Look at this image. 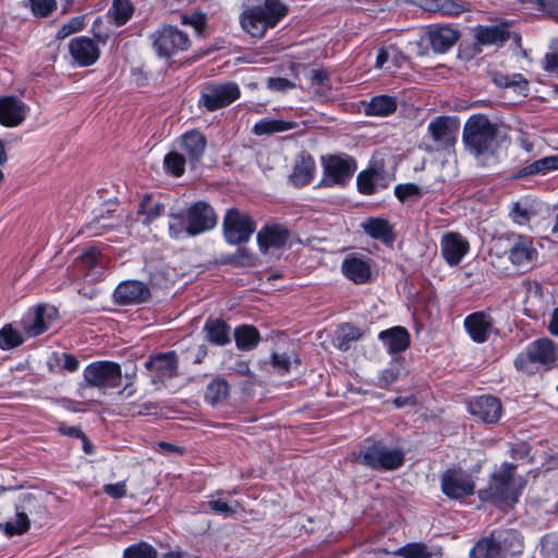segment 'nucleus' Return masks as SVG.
<instances>
[{
  "label": "nucleus",
  "mask_w": 558,
  "mask_h": 558,
  "mask_svg": "<svg viewBox=\"0 0 558 558\" xmlns=\"http://www.w3.org/2000/svg\"><path fill=\"white\" fill-rule=\"evenodd\" d=\"M514 470V464L504 463L500 470L493 474L489 487L478 492L480 499L493 501L499 506L517 504L525 481L521 476L517 477Z\"/></svg>",
  "instance_id": "nucleus-1"
},
{
  "label": "nucleus",
  "mask_w": 558,
  "mask_h": 558,
  "mask_svg": "<svg viewBox=\"0 0 558 558\" xmlns=\"http://www.w3.org/2000/svg\"><path fill=\"white\" fill-rule=\"evenodd\" d=\"M288 13L280 0H263L260 4L247 8L240 16L242 28L253 37H263L274 28Z\"/></svg>",
  "instance_id": "nucleus-2"
},
{
  "label": "nucleus",
  "mask_w": 558,
  "mask_h": 558,
  "mask_svg": "<svg viewBox=\"0 0 558 558\" xmlns=\"http://www.w3.org/2000/svg\"><path fill=\"white\" fill-rule=\"evenodd\" d=\"M524 548L523 538L515 530L478 539L470 550V558H517Z\"/></svg>",
  "instance_id": "nucleus-3"
},
{
  "label": "nucleus",
  "mask_w": 558,
  "mask_h": 558,
  "mask_svg": "<svg viewBox=\"0 0 558 558\" xmlns=\"http://www.w3.org/2000/svg\"><path fill=\"white\" fill-rule=\"evenodd\" d=\"M497 126L485 116H471L463 128V143L466 150L476 158L493 153L496 147Z\"/></svg>",
  "instance_id": "nucleus-4"
},
{
  "label": "nucleus",
  "mask_w": 558,
  "mask_h": 558,
  "mask_svg": "<svg viewBox=\"0 0 558 558\" xmlns=\"http://www.w3.org/2000/svg\"><path fill=\"white\" fill-rule=\"evenodd\" d=\"M558 360V345L548 338L532 341L514 360L517 369L526 374L553 368Z\"/></svg>",
  "instance_id": "nucleus-5"
},
{
  "label": "nucleus",
  "mask_w": 558,
  "mask_h": 558,
  "mask_svg": "<svg viewBox=\"0 0 558 558\" xmlns=\"http://www.w3.org/2000/svg\"><path fill=\"white\" fill-rule=\"evenodd\" d=\"M355 462L373 470H396L404 462V453L398 448H390L380 441H375L361 448Z\"/></svg>",
  "instance_id": "nucleus-6"
},
{
  "label": "nucleus",
  "mask_w": 558,
  "mask_h": 558,
  "mask_svg": "<svg viewBox=\"0 0 558 558\" xmlns=\"http://www.w3.org/2000/svg\"><path fill=\"white\" fill-rule=\"evenodd\" d=\"M151 47L160 58H170L191 46L186 33L172 25H162L149 35Z\"/></svg>",
  "instance_id": "nucleus-7"
},
{
  "label": "nucleus",
  "mask_w": 558,
  "mask_h": 558,
  "mask_svg": "<svg viewBox=\"0 0 558 558\" xmlns=\"http://www.w3.org/2000/svg\"><path fill=\"white\" fill-rule=\"evenodd\" d=\"M86 384L96 388H117L121 385V366L111 361H97L88 364L83 373Z\"/></svg>",
  "instance_id": "nucleus-8"
},
{
  "label": "nucleus",
  "mask_w": 558,
  "mask_h": 558,
  "mask_svg": "<svg viewBox=\"0 0 558 558\" xmlns=\"http://www.w3.org/2000/svg\"><path fill=\"white\" fill-rule=\"evenodd\" d=\"M322 163L324 167L322 184L326 186L344 185L356 170L355 160L347 155L323 157Z\"/></svg>",
  "instance_id": "nucleus-9"
},
{
  "label": "nucleus",
  "mask_w": 558,
  "mask_h": 558,
  "mask_svg": "<svg viewBox=\"0 0 558 558\" xmlns=\"http://www.w3.org/2000/svg\"><path fill=\"white\" fill-rule=\"evenodd\" d=\"M252 218L236 208L227 210L223 219V233L230 244H242L250 240L255 231Z\"/></svg>",
  "instance_id": "nucleus-10"
},
{
  "label": "nucleus",
  "mask_w": 558,
  "mask_h": 558,
  "mask_svg": "<svg viewBox=\"0 0 558 558\" xmlns=\"http://www.w3.org/2000/svg\"><path fill=\"white\" fill-rule=\"evenodd\" d=\"M506 254L510 263L520 270L531 269L538 257L532 238L521 234H512L509 238Z\"/></svg>",
  "instance_id": "nucleus-11"
},
{
  "label": "nucleus",
  "mask_w": 558,
  "mask_h": 558,
  "mask_svg": "<svg viewBox=\"0 0 558 558\" xmlns=\"http://www.w3.org/2000/svg\"><path fill=\"white\" fill-rule=\"evenodd\" d=\"M240 88L233 82L209 84L202 89L199 102L209 111L227 107L240 97Z\"/></svg>",
  "instance_id": "nucleus-12"
},
{
  "label": "nucleus",
  "mask_w": 558,
  "mask_h": 558,
  "mask_svg": "<svg viewBox=\"0 0 558 558\" xmlns=\"http://www.w3.org/2000/svg\"><path fill=\"white\" fill-rule=\"evenodd\" d=\"M57 310L51 305H37L22 318L21 324L28 337H37L49 329L57 319Z\"/></svg>",
  "instance_id": "nucleus-13"
},
{
  "label": "nucleus",
  "mask_w": 558,
  "mask_h": 558,
  "mask_svg": "<svg viewBox=\"0 0 558 558\" xmlns=\"http://www.w3.org/2000/svg\"><path fill=\"white\" fill-rule=\"evenodd\" d=\"M441 490L451 499H460L474 493L475 484L472 476L461 470H447L442 473Z\"/></svg>",
  "instance_id": "nucleus-14"
},
{
  "label": "nucleus",
  "mask_w": 558,
  "mask_h": 558,
  "mask_svg": "<svg viewBox=\"0 0 558 558\" xmlns=\"http://www.w3.org/2000/svg\"><path fill=\"white\" fill-rule=\"evenodd\" d=\"M468 409L472 416L486 424L497 423L502 413L500 400L490 395L480 396L470 400Z\"/></svg>",
  "instance_id": "nucleus-15"
},
{
  "label": "nucleus",
  "mask_w": 558,
  "mask_h": 558,
  "mask_svg": "<svg viewBox=\"0 0 558 558\" xmlns=\"http://www.w3.org/2000/svg\"><path fill=\"white\" fill-rule=\"evenodd\" d=\"M495 324L496 320L489 312H475L464 319V328L476 343H483L492 333H497Z\"/></svg>",
  "instance_id": "nucleus-16"
},
{
  "label": "nucleus",
  "mask_w": 558,
  "mask_h": 558,
  "mask_svg": "<svg viewBox=\"0 0 558 558\" xmlns=\"http://www.w3.org/2000/svg\"><path fill=\"white\" fill-rule=\"evenodd\" d=\"M469 250L468 240L458 232H446L440 239V252L449 266L459 265Z\"/></svg>",
  "instance_id": "nucleus-17"
},
{
  "label": "nucleus",
  "mask_w": 558,
  "mask_h": 558,
  "mask_svg": "<svg viewBox=\"0 0 558 558\" xmlns=\"http://www.w3.org/2000/svg\"><path fill=\"white\" fill-rule=\"evenodd\" d=\"M31 108L15 96L0 98V124L16 128L23 123Z\"/></svg>",
  "instance_id": "nucleus-18"
},
{
  "label": "nucleus",
  "mask_w": 558,
  "mask_h": 558,
  "mask_svg": "<svg viewBox=\"0 0 558 558\" xmlns=\"http://www.w3.org/2000/svg\"><path fill=\"white\" fill-rule=\"evenodd\" d=\"M149 296V288L138 280L123 281L113 292V299L120 305L140 304L146 302Z\"/></svg>",
  "instance_id": "nucleus-19"
},
{
  "label": "nucleus",
  "mask_w": 558,
  "mask_h": 558,
  "mask_svg": "<svg viewBox=\"0 0 558 558\" xmlns=\"http://www.w3.org/2000/svg\"><path fill=\"white\" fill-rule=\"evenodd\" d=\"M69 51L73 60L80 66H88L94 64L100 56L97 43L85 36L73 38L69 44Z\"/></svg>",
  "instance_id": "nucleus-20"
},
{
  "label": "nucleus",
  "mask_w": 558,
  "mask_h": 558,
  "mask_svg": "<svg viewBox=\"0 0 558 558\" xmlns=\"http://www.w3.org/2000/svg\"><path fill=\"white\" fill-rule=\"evenodd\" d=\"M145 366L151 372L154 383L163 381L178 374V359L173 351L150 357L146 361Z\"/></svg>",
  "instance_id": "nucleus-21"
},
{
  "label": "nucleus",
  "mask_w": 558,
  "mask_h": 558,
  "mask_svg": "<svg viewBox=\"0 0 558 558\" xmlns=\"http://www.w3.org/2000/svg\"><path fill=\"white\" fill-rule=\"evenodd\" d=\"M187 220L190 221V233L195 235L213 229L217 223L214 209L204 202L195 203L189 208Z\"/></svg>",
  "instance_id": "nucleus-22"
},
{
  "label": "nucleus",
  "mask_w": 558,
  "mask_h": 558,
  "mask_svg": "<svg viewBox=\"0 0 558 558\" xmlns=\"http://www.w3.org/2000/svg\"><path fill=\"white\" fill-rule=\"evenodd\" d=\"M207 141L198 130H190L178 138V147L190 163L194 165L204 155Z\"/></svg>",
  "instance_id": "nucleus-23"
},
{
  "label": "nucleus",
  "mask_w": 558,
  "mask_h": 558,
  "mask_svg": "<svg viewBox=\"0 0 558 558\" xmlns=\"http://www.w3.org/2000/svg\"><path fill=\"white\" fill-rule=\"evenodd\" d=\"M289 238V230L277 223L265 225L257 233V243L263 253L282 247Z\"/></svg>",
  "instance_id": "nucleus-24"
},
{
  "label": "nucleus",
  "mask_w": 558,
  "mask_h": 558,
  "mask_svg": "<svg viewBox=\"0 0 558 558\" xmlns=\"http://www.w3.org/2000/svg\"><path fill=\"white\" fill-rule=\"evenodd\" d=\"M426 35L433 50L437 53L448 51L459 39V32L447 25L430 26Z\"/></svg>",
  "instance_id": "nucleus-25"
},
{
  "label": "nucleus",
  "mask_w": 558,
  "mask_h": 558,
  "mask_svg": "<svg viewBox=\"0 0 558 558\" xmlns=\"http://www.w3.org/2000/svg\"><path fill=\"white\" fill-rule=\"evenodd\" d=\"M315 170L316 165L314 158L310 154L302 153L296 159L289 180L296 187L305 186L312 182Z\"/></svg>",
  "instance_id": "nucleus-26"
},
{
  "label": "nucleus",
  "mask_w": 558,
  "mask_h": 558,
  "mask_svg": "<svg viewBox=\"0 0 558 558\" xmlns=\"http://www.w3.org/2000/svg\"><path fill=\"white\" fill-rule=\"evenodd\" d=\"M378 338L389 354L403 352L410 345V335L404 327L400 326L380 331Z\"/></svg>",
  "instance_id": "nucleus-27"
},
{
  "label": "nucleus",
  "mask_w": 558,
  "mask_h": 558,
  "mask_svg": "<svg viewBox=\"0 0 558 558\" xmlns=\"http://www.w3.org/2000/svg\"><path fill=\"white\" fill-rule=\"evenodd\" d=\"M427 131L437 144L447 146L454 140L458 128L449 118L438 117L429 122Z\"/></svg>",
  "instance_id": "nucleus-28"
},
{
  "label": "nucleus",
  "mask_w": 558,
  "mask_h": 558,
  "mask_svg": "<svg viewBox=\"0 0 558 558\" xmlns=\"http://www.w3.org/2000/svg\"><path fill=\"white\" fill-rule=\"evenodd\" d=\"M343 275L354 283H366L371 278V265L359 257H347L341 265Z\"/></svg>",
  "instance_id": "nucleus-29"
},
{
  "label": "nucleus",
  "mask_w": 558,
  "mask_h": 558,
  "mask_svg": "<svg viewBox=\"0 0 558 558\" xmlns=\"http://www.w3.org/2000/svg\"><path fill=\"white\" fill-rule=\"evenodd\" d=\"M203 331L206 333L207 341L213 344L223 347L231 341L230 327L221 319H208Z\"/></svg>",
  "instance_id": "nucleus-30"
},
{
  "label": "nucleus",
  "mask_w": 558,
  "mask_h": 558,
  "mask_svg": "<svg viewBox=\"0 0 558 558\" xmlns=\"http://www.w3.org/2000/svg\"><path fill=\"white\" fill-rule=\"evenodd\" d=\"M397 109V98L389 95H378L371 98L365 108L367 116L387 117Z\"/></svg>",
  "instance_id": "nucleus-31"
},
{
  "label": "nucleus",
  "mask_w": 558,
  "mask_h": 558,
  "mask_svg": "<svg viewBox=\"0 0 558 558\" xmlns=\"http://www.w3.org/2000/svg\"><path fill=\"white\" fill-rule=\"evenodd\" d=\"M233 337L236 348L241 351H251L255 349L260 341L258 330L250 325L236 327Z\"/></svg>",
  "instance_id": "nucleus-32"
},
{
  "label": "nucleus",
  "mask_w": 558,
  "mask_h": 558,
  "mask_svg": "<svg viewBox=\"0 0 558 558\" xmlns=\"http://www.w3.org/2000/svg\"><path fill=\"white\" fill-rule=\"evenodd\" d=\"M508 32L501 26H478L475 29L476 43L481 45H501L508 40Z\"/></svg>",
  "instance_id": "nucleus-33"
},
{
  "label": "nucleus",
  "mask_w": 558,
  "mask_h": 558,
  "mask_svg": "<svg viewBox=\"0 0 558 558\" xmlns=\"http://www.w3.org/2000/svg\"><path fill=\"white\" fill-rule=\"evenodd\" d=\"M15 510L21 512L23 517L31 523L40 518L45 512L43 502L33 494L23 495L15 506Z\"/></svg>",
  "instance_id": "nucleus-34"
},
{
  "label": "nucleus",
  "mask_w": 558,
  "mask_h": 558,
  "mask_svg": "<svg viewBox=\"0 0 558 558\" xmlns=\"http://www.w3.org/2000/svg\"><path fill=\"white\" fill-rule=\"evenodd\" d=\"M363 230L372 238L385 243L392 242L393 234L389 222L381 218H369L362 223Z\"/></svg>",
  "instance_id": "nucleus-35"
},
{
  "label": "nucleus",
  "mask_w": 558,
  "mask_h": 558,
  "mask_svg": "<svg viewBox=\"0 0 558 558\" xmlns=\"http://www.w3.org/2000/svg\"><path fill=\"white\" fill-rule=\"evenodd\" d=\"M362 335L357 327L344 324L338 328L332 344L340 351H348L351 343L357 341Z\"/></svg>",
  "instance_id": "nucleus-36"
},
{
  "label": "nucleus",
  "mask_w": 558,
  "mask_h": 558,
  "mask_svg": "<svg viewBox=\"0 0 558 558\" xmlns=\"http://www.w3.org/2000/svg\"><path fill=\"white\" fill-rule=\"evenodd\" d=\"M229 396V385L223 378L213 379L206 387L205 400L208 404L215 407L223 402Z\"/></svg>",
  "instance_id": "nucleus-37"
},
{
  "label": "nucleus",
  "mask_w": 558,
  "mask_h": 558,
  "mask_svg": "<svg viewBox=\"0 0 558 558\" xmlns=\"http://www.w3.org/2000/svg\"><path fill=\"white\" fill-rule=\"evenodd\" d=\"M163 206L150 195H145L138 206L137 214L143 217L145 223H150L161 216Z\"/></svg>",
  "instance_id": "nucleus-38"
},
{
  "label": "nucleus",
  "mask_w": 558,
  "mask_h": 558,
  "mask_svg": "<svg viewBox=\"0 0 558 558\" xmlns=\"http://www.w3.org/2000/svg\"><path fill=\"white\" fill-rule=\"evenodd\" d=\"M292 122L282 120L263 119L255 123L253 132L256 135H269L274 133L284 132L293 129Z\"/></svg>",
  "instance_id": "nucleus-39"
},
{
  "label": "nucleus",
  "mask_w": 558,
  "mask_h": 558,
  "mask_svg": "<svg viewBox=\"0 0 558 558\" xmlns=\"http://www.w3.org/2000/svg\"><path fill=\"white\" fill-rule=\"evenodd\" d=\"M402 558H433L435 551L424 543H409L395 551Z\"/></svg>",
  "instance_id": "nucleus-40"
},
{
  "label": "nucleus",
  "mask_w": 558,
  "mask_h": 558,
  "mask_svg": "<svg viewBox=\"0 0 558 558\" xmlns=\"http://www.w3.org/2000/svg\"><path fill=\"white\" fill-rule=\"evenodd\" d=\"M29 525L31 523L25 519V517L15 510V515L13 518H10L4 523H0V531L11 537L14 535H22L29 529Z\"/></svg>",
  "instance_id": "nucleus-41"
},
{
  "label": "nucleus",
  "mask_w": 558,
  "mask_h": 558,
  "mask_svg": "<svg viewBox=\"0 0 558 558\" xmlns=\"http://www.w3.org/2000/svg\"><path fill=\"white\" fill-rule=\"evenodd\" d=\"M533 215L532 206L526 201L514 202L510 206L509 217L517 225H527Z\"/></svg>",
  "instance_id": "nucleus-42"
},
{
  "label": "nucleus",
  "mask_w": 558,
  "mask_h": 558,
  "mask_svg": "<svg viewBox=\"0 0 558 558\" xmlns=\"http://www.w3.org/2000/svg\"><path fill=\"white\" fill-rule=\"evenodd\" d=\"M21 332L8 324L0 329V349L11 350L23 343Z\"/></svg>",
  "instance_id": "nucleus-43"
},
{
  "label": "nucleus",
  "mask_w": 558,
  "mask_h": 558,
  "mask_svg": "<svg viewBox=\"0 0 558 558\" xmlns=\"http://www.w3.org/2000/svg\"><path fill=\"white\" fill-rule=\"evenodd\" d=\"M186 157L179 151H170L165 156L163 166L167 172L173 177H181L184 173Z\"/></svg>",
  "instance_id": "nucleus-44"
},
{
  "label": "nucleus",
  "mask_w": 558,
  "mask_h": 558,
  "mask_svg": "<svg viewBox=\"0 0 558 558\" xmlns=\"http://www.w3.org/2000/svg\"><path fill=\"white\" fill-rule=\"evenodd\" d=\"M149 272V282L153 287L167 288L172 282V269L168 266H161L160 268L153 269L151 266H147Z\"/></svg>",
  "instance_id": "nucleus-45"
},
{
  "label": "nucleus",
  "mask_w": 558,
  "mask_h": 558,
  "mask_svg": "<svg viewBox=\"0 0 558 558\" xmlns=\"http://www.w3.org/2000/svg\"><path fill=\"white\" fill-rule=\"evenodd\" d=\"M169 233L173 239H183L186 236H193L190 233V221L185 222V219L181 215H171L169 221Z\"/></svg>",
  "instance_id": "nucleus-46"
},
{
  "label": "nucleus",
  "mask_w": 558,
  "mask_h": 558,
  "mask_svg": "<svg viewBox=\"0 0 558 558\" xmlns=\"http://www.w3.org/2000/svg\"><path fill=\"white\" fill-rule=\"evenodd\" d=\"M124 558H156V549L147 543H138L129 546L123 554Z\"/></svg>",
  "instance_id": "nucleus-47"
},
{
  "label": "nucleus",
  "mask_w": 558,
  "mask_h": 558,
  "mask_svg": "<svg viewBox=\"0 0 558 558\" xmlns=\"http://www.w3.org/2000/svg\"><path fill=\"white\" fill-rule=\"evenodd\" d=\"M112 11L118 25L125 24L133 14V5L130 0H113Z\"/></svg>",
  "instance_id": "nucleus-48"
},
{
  "label": "nucleus",
  "mask_w": 558,
  "mask_h": 558,
  "mask_svg": "<svg viewBox=\"0 0 558 558\" xmlns=\"http://www.w3.org/2000/svg\"><path fill=\"white\" fill-rule=\"evenodd\" d=\"M395 194L397 198L401 202H405L407 199L413 197L418 198L424 194V191L421 186L414 184V183H407V184H398L395 187Z\"/></svg>",
  "instance_id": "nucleus-49"
},
{
  "label": "nucleus",
  "mask_w": 558,
  "mask_h": 558,
  "mask_svg": "<svg viewBox=\"0 0 558 558\" xmlns=\"http://www.w3.org/2000/svg\"><path fill=\"white\" fill-rule=\"evenodd\" d=\"M430 10L439 12L444 15H459L463 12V7L452 0H432Z\"/></svg>",
  "instance_id": "nucleus-50"
},
{
  "label": "nucleus",
  "mask_w": 558,
  "mask_h": 558,
  "mask_svg": "<svg viewBox=\"0 0 558 558\" xmlns=\"http://www.w3.org/2000/svg\"><path fill=\"white\" fill-rule=\"evenodd\" d=\"M375 177H376V172L373 170L361 172L356 179L359 191L366 195H371V194L375 193V191H376V186L374 183Z\"/></svg>",
  "instance_id": "nucleus-51"
},
{
  "label": "nucleus",
  "mask_w": 558,
  "mask_h": 558,
  "mask_svg": "<svg viewBox=\"0 0 558 558\" xmlns=\"http://www.w3.org/2000/svg\"><path fill=\"white\" fill-rule=\"evenodd\" d=\"M84 27V19L82 16L72 17L57 33L58 39H64L73 33L80 32Z\"/></svg>",
  "instance_id": "nucleus-52"
},
{
  "label": "nucleus",
  "mask_w": 558,
  "mask_h": 558,
  "mask_svg": "<svg viewBox=\"0 0 558 558\" xmlns=\"http://www.w3.org/2000/svg\"><path fill=\"white\" fill-rule=\"evenodd\" d=\"M204 507L225 518L231 517L235 513V510L222 499H211Z\"/></svg>",
  "instance_id": "nucleus-53"
},
{
  "label": "nucleus",
  "mask_w": 558,
  "mask_h": 558,
  "mask_svg": "<svg viewBox=\"0 0 558 558\" xmlns=\"http://www.w3.org/2000/svg\"><path fill=\"white\" fill-rule=\"evenodd\" d=\"M505 86L511 87L519 95L526 96L529 92V82L522 74H513L510 77H505Z\"/></svg>",
  "instance_id": "nucleus-54"
},
{
  "label": "nucleus",
  "mask_w": 558,
  "mask_h": 558,
  "mask_svg": "<svg viewBox=\"0 0 558 558\" xmlns=\"http://www.w3.org/2000/svg\"><path fill=\"white\" fill-rule=\"evenodd\" d=\"M31 8L37 16H48L56 8V0H31Z\"/></svg>",
  "instance_id": "nucleus-55"
},
{
  "label": "nucleus",
  "mask_w": 558,
  "mask_h": 558,
  "mask_svg": "<svg viewBox=\"0 0 558 558\" xmlns=\"http://www.w3.org/2000/svg\"><path fill=\"white\" fill-rule=\"evenodd\" d=\"M548 171L545 157L541 158L538 160L533 161L532 163L527 165L523 169L520 170L521 177H529V175H544Z\"/></svg>",
  "instance_id": "nucleus-56"
},
{
  "label": "nucleus",
  "mask_w": 558,
  "mask_h": 558,
  "mask_svg": "<svg viewBox=\"0 0 558 558\" xmlns=\"http://www.w3.org/2000/svg\"><path fill=\"white\" fill-rule=\"evenodd\" d=\"M271 364L275 368H277L279 372L287 373L289 372L291 364H292V357L290 354L283 353H272L271 354Z\"/></svg>",
  "instance_id": "nucleus-57"
},
{
  "label": "nucleus",
  "mask_w": 558,
  "mask_h": 558,
  "mask_svg": "<svg viewBox=\"0 0 558 558\" xmlns=\"http://www.w3.org/2000/svg\"><path fill=\"white\" fill-rule=\"evenodd\" d=\"M181 23L193 26L197 32H202L206 23V15L204 13L184 14L181 16Z\"/></svg>",
  "instance_id": "nucleus-58"
},
{
  "label": "nucleus",
  "mask_w": 558,
  "mask_h": 558,
  "mask_svg": "<svg viewBox=\"0 0 558 558\" xmlns=\"http://www.w3.org/2000/svg\"><path fill=\"white\" fill-rule=\"evenodd\" d=\"M267 87L275 92H286L294 87V84L288 78L270 77L267 80Z\"/></svg>",
  "instance_id": "nucleus-59"
},
{
  "label": "nucleus",
  "mask_w": 558,
  "mask_h": 558,
  "mask_svg": "<svg viewBox=\"0 0 558 558\" xmlns=\"http://www.w3.org/2000/svg\"><path fill=\"white\" fill-rule=\"evenodd\" d=\"M58 364L69 371V372H75L78 368V360L69 353H62L60 356L56 357Z\"/></svg>",
  "instance_id": "nucleus-60"
},
{
  "label": "nucleus",
  "mask_w": 558,
  "mask_h": 558,
  "mask_svg": "<svg viewBox=\"0 0 558 558\" xmlns=\"http://www.w3.org/2000/svg\"><path fill=\"white\" fill-rule=\"evenodd\" d=\"M399 372L395 367L385 368L379 375V387L385 388L393 384L398 378Z\"/></svg>",
  "instance_id": "nucleus-61"
},
{
  "label": "nucleus",
  "mask_w": 558,
  "mask_h": 558,
  "mask_svg": "<svg viewBox=\"0 0 558 558\" xmlns=\"http://www.w3.org/2000/svg\"><path fill=\"white\" fill-rule=\"evenodd\" d=\"M104 492L112 498H121L126 494V486L124 482L107 484L104 486Z\"/></svg>",
  "instance_id": "nucleus-62"
},
{
  "label": "nucleus",
  "mask_w": 558,
  "mask_h": 558,
  "mask_svg": "<svg viewBox=\"0 0 558 558\" xmlns=\"http://www.w3.org/2000/svg\"><path fill=\"white\" fill-rule=\"evenodd\" d=\"M229 371L233 374L240 375V376H248L253 377L254 374L252 373L248 363L245 361H236L233 365L229 367Z\"/></svg>",
  "instance_id": "nucleus-63"
},
{
  "label": "nucleus",
  "mask_w": 558,
  "mask_h": 558,
  "mask_svg": "<svg viewBox=\"0 0 558 558\" xmlns=\"http://www.w3.org/2000/svg\"><path fill=\"white\" fill-rule=\"evenodd\" d=\"M544 70L550 73H558V57L551 51L545 54Z\"/></svg>",
  "instance_id": "nucleus-64"
}]
</instances>
